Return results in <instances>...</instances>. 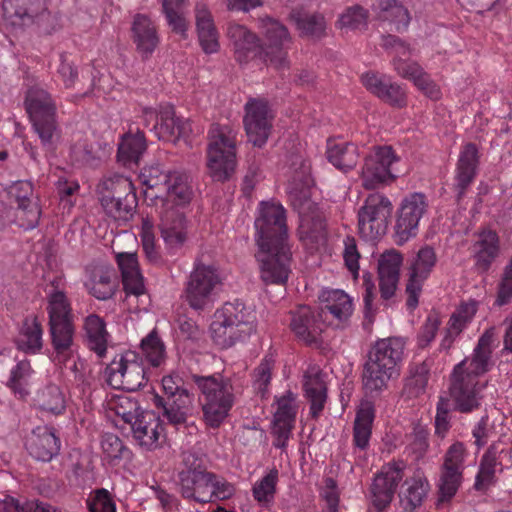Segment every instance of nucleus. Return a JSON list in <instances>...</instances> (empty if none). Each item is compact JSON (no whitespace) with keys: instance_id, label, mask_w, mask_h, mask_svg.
Wrapping results in <instances>:
<instances>
[{"instance_id":"obj_59","label":"nucleus","mask_w":512,"mask_h":512,"mask_svg":"<svg viewBox=\"0 0 512 512\" xmlns=\"http://www.w3.org/2000/svg\"><path fill=\"white\" fill-rule=\"evenodd\" d=\"M1 512H56L52 506L37 501H29L20 506L13 497L6 496L0 504Z\"/></svg>"},{"instance_id":"obj_12","label":"nucleus","mask_w":512,"mask_h":512,"mask_svg":"<svg viewBox=\"0 0 512 512\" xmlns=\"http://www.w3.org/2000/svg\"><path fill=\"white\" fill-rule=\"evenodd\" d=\"M107 383L114 389L137 391L147 383L142 361L135 352L116 356L105 369Z\"/></svg>"},{"instance_id":"obj_20","label":"nucleus","mask_w":512,"mask_h":512,"mask_svg":"<svg viewBox=\"0 0 512 512\" xmlns=\"http://www.w3.org/2000/svg\"><path fill=\"white\" fill-rule=\"evenodd\" d=\"M161 237L169 254H176L187 240V221L180 209H157Z\"/></svg>"},{"instance_id":"obj_55","label":"nucleus","mask_w":512,"mask_h":512,"mask_svg":"<svg viewBox=\"0 0 512 512\" xmlns=\"http://www.w3.org/2000/svg\"><path fill=\"white\" fill-rule=\"evenodd\" d=\"M430 366L427 362L416 364L411 369V376L406 382L409 395L417 397L424 392L429 379Z\"/></svg>"},{"instance_id":"obj_50","label":"nucleus","mask_w":512,"mask_h":512,"mask_svg":"<svg viewBox=\"0 0 512 512\" xmlns=\"http://www.w3.org/2000/svg\"><path fill=\"white\" fill-rule=\"evenodd\" d=\"M203 411V420L210 428H219L229 416L235 402H215L200 400Z\"/></svg>"},{"instance_id":"obj_24","label":"nucleus","mask_w":512,"mask_h":512,"mask_svg":"<svg viewBox=\"0 0 512 512\" xmlns=\"http://www.w3.org/2000/svg\"><path fill=\"white\" fill-rule=\"evenodd\" d=\"M321 314L311 307L301 305L291 311L290 327L295 335L307 344L316 343L323 331Z\"/></svg>"},{"instance_id":"obj_21","label":"nucleus","mask_w":512,"mask_h":512,"mask_svg":"<svg viewBox=\"0 0 512 512\" xmlns=\"http://www.w3.org/2000/svg\"><path fill=\"white\" fill-rule=\"evenodd\" d=\"M166 179L165 195L156 192L152 198L156 200V209H180L187 205L193 195L189 176L186 173L173 171Z\"/></svg>"},{"instance_id":"obj_5","label":"nucleus","mask_w":512,"mask_h":512,"mask_svg":"<svg viewBox=\"0 0 512 512\" xmlns=\"http://www.w3.org/2000/svg\"><path fill=\"white\" fill-rule=\"evenodd\" d=\"M255 312L243 302H226L214 314L210 330L214 343L222 349L247 339L256 329Z\"/></svg>"},{"instance_id":"obj_15","label":"nucleus","mask_w":512,"mask_h":512,"mask_svg":"<svg viewBox=\"0 0 512 512\" xmlns=\"http://www.w3.org/2000/svg\"><path fill=\"white\" fill-rule=\"evenodd\" d=\"M398 160L391 146L376 147L365 157L361 173L364 187L374 189L380 184L393 181L396 178L393 164Z\"/></svg>"},{"instance_id":"obj_36","label":"nucleus","mask_w":512,"mask_h":512,"mask_svg":"<svg viewBox=\"0 0 512 512\" xmlns=\"http://www.w3.org/2000/svg\"><path fill=\"white\" fill-rule=\"evenodd\" d=\"M478 148L474 143H467L463 146L456 169V189L461 197L466 188L471 184L478 165Z\"/></svg>"},{"instance_id":"obj_23","label":"nucleus","mask_w":512,"mask_h":512,"mask_svg":"<svg viewBox=\"0 0 512 512\" xmlns=\"http://www.w3.org/2000/svg\"><path fill=\"white\" fill-rule=\"evenodd\" d=\"M61 442L56 430L50 426H38L27 439L26 448L36 460L49 462L58 455Z\"/></svg>"},{"instance_id":"obj_51","label":"nucleus","mask_w":512,"mask_h":512,"mask_svg":"<svg viewBox=\"0 0 512 512\" xmlns=\"http://www.w3.org/2000/svg\"><path fill=\"white\" fill-rule=\"evenodd\" d=\"M141 350L154 367H159L165 361V346L155 330L142 339Z\"/></svg>"},{"instance_id":"obj_60","label":"nucleus","mask_w":512,"mask_h":512,"mask_svg":"<svg viewBox=\"0 0 512 512\" xmlns=\"http://www.w3.org/2000/svg\"><path fill=\"white\" fill-rule=\"evenodd\" d=\"M294 400L295 397L290 391L277 400L278 407L274 414V423L294 424L296 416Z\"/></svg>"},{"instance_id":"obj_39","label":"nucleus","mask_w":512,"mask_h":512,"mask_svg":"<svg viewBox=\"0 0 512 512\" xmlns=\"http://www.w3.org/2000/svg\"><path fill=\"white\" fill-rule=\"evenodd\" d=\"M114 276L113 270L96 266L88 270V279L85 287L89 293L98 300H107L115 293V282L112 280Z\"/></svg>"},{"instance_id":"obj_33","label":"nucleus","mask_w":512,"mask_h":512,"mask_svg":"<svg viewBox=\"0 0 512 512\" xmlns=\"http://www.w3.org/2000/svg\"><path fill=\"white\" fill-rule=\"evenodd\" d=\"M196 28L201 48L207 54L219 50V34L215 27L210 11L204 4H197L195 8Z\"/></svg>"},{"instance_id":"obj_42","label":"nucleus","mask_w":512,"mask_h":512,"mask_svg":"<svg viewBox=\"0 0 512 512\" xmlns=\"http://www.w3.org/2000/svg\"><path fill=\"white\" fill-rule=\"evenodd\" d=\"M320 299L324 303L322 312H329L339 322L346 321L352 314L353 304L351 298L342 290H325Z\"/></svg>"},{"instance_id":"obj_6","label":"nucleus","mask_w":512,"mask_h":512,"mask_svg":"<svg viewBox=\"0 0 512 512\" xmlns=\"http://www.w3.org/2000/svg\"><path fill=\"white\" fill-rule=\"evenodd\" d=\"M207 167L215 181H225L236 166V133L227 125L213 124L209 131Z\"/></svg>"},{"instance_id":"obj_14","label":"nucleus","mask_w":512,"mask_h":512,"mask_svg":"<svg viewBox=\"0 0 512 512\" xmlns=\"http://www.w3.org/2000/svg\"><path fill=\"white\" fill-rule=\"evenodd\" d=\"M428 203L422 193L406 196L398 210L394 238L398 245H403L418 233L419 223L427 212Z\"/></svg>"},{"instance_id":"obj_64","label":"nucleus","mask_w":512,"mask_h":512,"mask_svg":"<svg viewBox=\"0 0 512 512\" xmlns=\"http://www.w3.org/2000/svg\"><path fill=\"white\" fill-rule=\"evenodd\" d=\"M343 258L346 267L356 278L359 272L360 254L357 249L356 240L351 236H347L344 239Z\"/></svg>"},{"instance_id":"obj_8","label":"nucleus","mask_w":512,"mask_h":512,"mask_svg":"<svg viewBox=\"0 0 512 512\" xmlns=\"http://www.w3.org/2000/svg\"><path fill=\"white\" fill-rule=\"evenodd\" d=\"M25 106L42 145L52 149L59 139V129L56 105L50 94L39 87H32L27 91Z\"/></svg>"},{"instance_id":"obj_53","label":"nucleus","mask_w":512,"mask_h":512,"mask_svg":"<svg viewBox=\"0 0 512 512\" xmlns=\"http://www.w3.org/2000/svg\"><path fill=\"white\" fill-rule=\"evenodd\" d=\"M369 12L360 5H353L345 9L340 15L338 23L340 28L362 30L367 27Z\"/></svg>"},{"instance_id":"obj_31","label":"nucleus","mask_w":512,"mask_h":512,"mask_svg":"<svg viewBox=\"0 0 512 512\" xmlns=\"http://www.w3.org/2000/svg\"><path fill=\"white\" fill-rule=\"evenodd\" d=\"M429 489L430 485L427 479L421 474H415L406 479L398 494L402 512H415L421 507Z\"/></svg>"},{"instance_id":"obj_46","label":"nucleus","mask_w":512,"mask_h":512,"mask_svg":"<svg viewBox=\"0 0 512 512\" xmlns=\"http://www.w3.org/2000/svg\"><path fill=\"white\" fill-rule=\"evenodd\" d=\"M42 333L41 324L36 318L26 319L17 338L18 348L25 352H37L42 347Z\"/></svg>"},{"instance_id":"obj_7","label":"nucleus","mask_w":512,"mask_h":512,"mask_svg":"<svg viewBox=\"0 0 512 512\" xmlns=\"http://www.w3.org/2000/svg\"><path fill=\"white\" fill-rule=\"evenodd\" d=\"M181 495L198 503H213L229 499L235 493L234 486L223 477L209 471L178 473Z\"/></svg>"},{"instance_id":"obj_10","label":"nucleus","mask_w":512,"mask_h":512,"mask_svg":"<svg viewBox=\"0 0 512 512\" xmlns=\"http://www.w3.org/2000/svg\"><path fill=\"white\" fill-rule=\"evenodd\" d=\"M218 270L212 265L195 264L184 288V297L194 310H204L209 307L221 286Z\"/></svg>"},{"instance_id":"obj_47","label":"nucleus","mask_w":512,"mask_h":512,"mask_svg":"<svg viewBox=\"0 0 512 512\" xmlns=\"http://www.w3.org/2000/svg\"><path fill=\"white\" fill-rule=\"evenodd\" d=\"M463 479V471L456 468L442 467L438 483V501L444 503L450 501L457 493Z\"/></svg>"},{"instance_id":"obj_58","label":"nucleus","mask_w":512,"mask_h":512,"mask_svg":"<svg viewBox=\"0 0 512 512\" xmlns=\"http://www.w3.org/2000/svg\"><path fill=\"white\" fill-rule=\"evenodd\" d=\"M90 512H116V505L110 492L104 488L96 489L87 499Z\"/></svg>"},{"instance_id":"obj_16","label":"nucleus","mask_w":512,"mask_h":512,"mask_svg":"<svg viewBox=\"0 0 512 512\" xmlns=\"http://www.w3.org/2000/svg\"><path fill=\"white\" fill-rule=\"evenodd\" d=\"M244 127L248 140L262 147L271 133L273 114L264 99H250L245 104Z\"/></svg>"},{"instance_id":"obj_13","label":"nucleus","mask_w":512,"mask_h":512,"mask_svg":"<svg viewBox=\"0 0 512 512\" xmlns=\"http://www.w3.org/2000/svg\"><path fill=\"white\" fill-rule=\"evenodd\" d=\"M261 28L265 37V43H263L264 62L277 70L287 69L289 67L287 50L291 43L287 28L271 18L262 19Z\"/></svg>"},{"instance_id":"obj_56","label":"nucleus","mask_w":512,"mask_h":512,"mask_svg":"<svg viewBox=\"0 0 512 512\" xmlns=\"http://www.w3.org/2000/svg\"><path fill=\"white\" fill-rule=\"evenodd\" d=\"M183 3L184 2H176L174 0H165L162 2V10L165 14L168 25L171 27L173 32L182 36L185 35L187 29L186 19L179 11V7Z\"/></svg>"},{"instance_id":"obj_41","label":"nucleus","mask_w":512,"mask_h":512,"mask_svg":"<svg viewBox=\"0 0 512 512\" xmlns=\"http://www.w3.org/2000/svg\"><path fill=\"white\" fill-rule=\"evenodd\" d=\"M85 339L90 350L103 357L107 350L108 332L105 321L97 314H89L83 323Z\"/></svg>"},{"instance_id":"obj_49","label":"nucleus","mask_w":512,"mask_h":512,"mask_svg":"<svg viewBox=\"0 0 512 512\" xmlns=\"http://www.w3.org/2000/svg\"><path fill=\"white\" fill-rule=\"evenodd\" d=\"M37 405L41 410L58 415L65 410V399L60 388L55 384L47 385L37 393Z\"/></svg>"},{"instance_id":"obj_38","label":"nucleus","mask_w":512,"mask_h":512,"mask_svg":"<svg viewBox=\"0 0 512 512\" xmlns=\"http://www.w3.org/2000/svg\"><path fill=\"white\" fill-rule=\"evenodd\" d=\"M328 161L338 170L348 172L356 167L360 153L358 146L349 142L329 140L326 151Z\"/></svg>"},{"instance_id":"obj_32","label":"nucleus","mask_w":512,"mask_h":512,"mask_svg":"<svg viewBox=\"0 0 512 512\" xmlns=\"http://www.w3.org/2000/svg\"><path fill=\"white\" fill-rule=\"evenodd\" d=\"M303 388L305 396L310 402V412L313 418H317L322 412L326 398L327 388L319 368H309L303 376Z\"/></svg>"},{"instance_id":"obj_17","label":"nucleus","mask_w":512,"mask_h":512,"mask_svg":"<svg viewBox=\"0 0 512 512\" xmlns=\"http://www.w3.org/2000/svg\"><path fill=\"white\" fill-rule=\"evenodd\" d=\"M403 470V462L388 463L376 474L370 492L372 503L377 510H384L392 502L396 488L403 479Z\"/></svg>"},{"instance_id":"obj_4","label":"nucleus","mask_w":512,"mask_h":512,"mask_svg":"<svg viewBox=\"0 0 512 512\" xmlns=\"http://www.w3.org/2000/svg\"><path fill=\"white\" fill-rule=\"evenodd\" d=\"M63 281L56 277L50 282L47 294L49 315V333L55 351V360L64 363L72 354L75 327L70 303L62 290Z\"/></svg>"},{"instance_id":"obj_22","label":"nucleus","mask_w":512,"mask_h":512,"mask_svg":"<svg viewBox=\"0 0 512 512\" xmlns=\"http://www.w3.org/2000/svg\"><path fill=\"white\" fill-rule=\"evenodd\" d=\"M227 36L233 46L235 58L239 63H246L255 58L264 61L263 43L246 26L230 23L227 28Z\"/></svg>"},{"instance_id":"obj_29","label":"nucleus","mask_w":512,"mask_h":512,"mask_svg":"<svg viewBox=\"0 0 512 512\" xmlns=\"http://www.w3.org/2000/svg\"><path fill=\"white\" fill-rule=\"evenodd\" d=\"M192 380L201 393L200 400L235 402L234 388L230 379L221 375H192Z\"/></svg>"},{"instance_id":"obj_63","label":"nucleus","mask_w":512,"mask_h":512,"mask_svg":"<svg viewBox=\"0 0 512 512\" xmlns=\"http://www.w3.org/2000/svg\"><path fill=\"white\" fill-rule=\"evenodd\" d=\"M467 452L462 442L453 443L444 455L442 467L456 468L464 471V462Z\"/></svg>"},{"instance_id":"obj_11","label":"nucleus","mask_w":512,"mask_h":512,"mask_svg":"<svg viewBox=\"0 0 512 512\" xmlns=\"http://www.w3.org/2000/svg\"><path fill=\"white\" fill-rule=\"evenodd\" d=\"M392 210V203L385 195L369 194L358 211L360 235L369 241L383 236L387 231Z\"/></svg>"},{"instance_id":"obj_2","label":"nucleus","mask_w":512,"mask_h":512,"mask_svg":"<svg viewBox=\"0 0 512 512\" xmlns=\"http://www.w3.org/2000/svg\"><path fill=\"white\" fill-rule=\"evenodd\" d=\"M491 335L487 331L481 336L471 358H466L454 367L451 375L450 396L454 409L470 413L480 406L481 391L486 382L480 377L488 371L491 357Z\"/></svg>"},{"instance_id":"obj_19","label":"nucleus","mask_w":512,"mask_h":512,"mask_svg":"<svg viewBox=\"0 0 512 512\" xmlns=\"http://www.w3.org/2000/svg\"><path fill=\"white\" fill-rule=\"evenodd\" d=\"M437 262L435 250L430 246L422 247L416 254L410 267L409 279L406 285L407 306L411 309L418 305V296L423 283L430 276Z\"/></svg>"},{"instance_id":"obj_18","label":"nucleus","mask_w":512,"mask_h":512,"mask_svg":"<svg viewBox=\"0 0 512 512\" xmlns=\"http://www.w3.org/2000/svg\"><path fill=\"white\" fill-rule=\"evenodd\" d=\"M363 86L375 97L384 103L403 108L407 105V93L405 88L391 77L375 71H368L361 76Z\"/></svg>"},{"instance_id":"obj_40","label":"nucleus","mask_w":512,"mask_h":512,"mask_svg":"<svg viewBox=\"0 0 512 512\" xmlns=\"http://www.w3.org/2000/svg\"><path fill=\"white\" fill-rule=\"evenodd\" d=\"M473 248L477 268L487 271L499 254L498 235L492 230L480 232Z\"/></svg>"},{"instance_id":"obj_52","label":"nucleus","mask_w":512,"mask_h":512,"mask_svg":"<svg viewBox=\"0 0 512 512\" xmlns=\"http://www.w3.org/2000/svg\"><path fill=\"white\" fill-rule=\"evenodd\" d=\"M297 28L302 35L311 38H320L326 30V22L322 15H293Z\"/></svg>"},{"instance_id":"obj_61","label":"nucleus","mask_w":512,"mask_h":512,"mask_svg":"<svg viewBox=\"0 0 512 512\" xmlns=\"http://www.w3.org/2000/svg\"><path fill=\"white\" fill-rule=\"evenodd\" d=\"M386 18H388L394 25L396 30L400 31L406 29L409 22L408 10L396 0H387L384 6Z\"/></svg>"},{"instance_id":"obj_54","label":"nucleus","mask_w":512,"mask_h":512,"mask_svg":"<svg viewBox=\"0 0 512 512\" xmlns=\"http://www.w3.org/2000/svg\"><path fill=\"white\" fill-rule=\"evenodd\" d=\"M32 368L28 360H21L11 370L8 386L20 397L28 394V380L32 374Z\"/></svg>"},{"instance_id":"obj_37","label":"nucleus","mask_w":512,"mask_h":512,"mask_svg":"<svg viewBox=\"0 0 512 512\" xmlns=\"http://www.w3.org/2000/svg\"><path fill=\"white\" fill-rule=\"evenodd\" d=\"M146 149L144 133L139 128L135 132L129 130L121 137L117 158L125 166L137 165Z\"/></svg>"},{"instance_id":"obj_28","label":"nucleus","mask_w":512,"mask_h":512,"mask_svg":"<svg viewBox=\"0 0 512 512\" xmlns=\"http://www.w3.org/2000/svg\"><path fill=\"white\" fill-rule=\"evenodd\" d=\"M131 38L137 52L143 59H148L159 44L157 29L152 20L144 14L134 16Z\"/></svg>"},{"instance_id":"obj_44","label":"nucleus","mask_w":512,"mask_h":512,"mask_svg":"<svg viewBox=\"0 0 512 512\" xmlns=\"http://www.w3.org/2000/svg\"><path fill=\"white\" fill-rule=\"evenodd\" d=\"M497 455L498 451L494 444L483 454L474 483L476 491L486 492L496 482V466L499 464Z\"/></svg>"},{"instance_id":"obj_45","label":"nucleus","mask_w":512,"mask_h":512,"mask_svg":"<svg viewBox=\"0 0 512 512\" xmlns=\"http://www.w3.org/2000/svg\"><path fill=\"white\" fill-rule=\"evenodd\" d=\"M374 420V408L371 403H363L358 409L354 421V444L360 449H365L371 437L372 423Z\"/></svg>"},{"instance_id":"obj_27","label":"nucleus","mask_w":512,"mask_h":512,"mask_svg":"<svg viewBox=\"0 0 512 512\" xmlns=\"http://www.w3.org/2000/svg\"><path fill=\"white\" fill-rule=\"evenodd\" d=\"M134 439L146 450L156 449L163 436L160 418L152 411H141L140 417L131 426Z\"/></svg>"},{"instance_id":"obj_57","label":"nucleus","mask_w":512,"mask_h":512,"mask_svg":"<svg viewBox=\"0 0 512 512\" xmlns=\"http://www.w3.org/2000/svg\"><path fill=\"white\" fill-rule=\"evenodd\" d=\"M101 447L104 454L113 460L128 458L131 454L122 440L113 433H106L102 436Z\"/></svg>"},{"instance_id":"obj_3","label":"nucleus","mask_w":512,"mask_h":512,"mask_svg":"<svg viewBox=\"0 0 512 512\" xmlns=\"http://www.w3.org/2000/svg\"><path fill=\"white\" fill-rule=\"evenodd\" d=\"M405 342L399 337L378 340L370 349L363 366L362 385L367 395H379L399 376Z\"/></svg>"},{"instance_id":"obj_43","label":"nucleus","mask_w":512,"mask_h":512,"mask_svg":"<svg viewBox=\"0 0 512 512\" xmlns=\"http://www.w3.org/2000/svg\"><path fill=\"white\" fill-rule=\"evenodd\" d=\"M104 186L105 192L101 200H108V202H110V199L123 200L125 202L124 206L127 207L128 210L137 207V197L133 185L128 178L117 175L107 179L104 182Z\"/></svg>"},{"instance_id":"obj_34","label":"nucleus","mask_w":512,"mask_h":512,"mask_svg":"<svg viewBox=\"0 0 512 512\" xmlns=\"http://www.w3.org/2000/svg\"><path fill=\"white\" fill-rule=\"evenodd\" d=\"M191 130L188 121L175 116L174 107L170 104L160 105V121L156 131L159 140L175 142Z\"/></svg>"},{"instance_id":"obj_30","label":"nucleus","mask_w":512,"mask_h":512,"mask_svg":"<svg viewBox=\"0 0 512 512\" xmlns=\"http://www.w3.org/2000/svg\"><path fill=\"white\" fill-rule=\"evenodd\" d=\"M402 256L391 250L383 253L378 260V279L381 297L390 299L397 288Z\"/></svg>"},{"instance_id":"obj_26","label":"nucleus","mask_w":512,"mask_h":512,"mask_svg":"<svg viewBox=\"0 0 512 512\" xmlns=\"http://www.w3.org/2000/svg\"><path fill=\"white\" fill-rule=\"evenodd\" d=\"M8 195L17 204L18 210L25 217L23 224L27 229L35 228L40 219L41 211L36 201L32 199L33 186L29 181H17L9 189Z\"/></svg>"},{"instance_id":"obj_62","label":"nucleus","mask_w":512,"mask_h":512,"mask_svg":"<svg viewBox=\"0 0 512 512\" xmlns=\"http://www.w3.org/2000/svg\"><path fill=\"white\" fill-rule=\"evenodd\" d=\"M477 311L475 301L463 303L459 306L455 313L452 314L449 324H451L452 332L461 333L467 323H469Z\"/></svg>"},{"instance_id":"obj_48","label":"nucleus","mask_w":512,"mask_h":512,"mask_svg":"<svg viewBox=\"0 0 512 512\" xmlns=\"http://www.w3.org/2000/svg\"><path fill=\"white\" fill-rule=\"evenodd\" d=\"M277 482L278 470L273 468L254 484L253 497L262 507H269L273 504Z\"/></svg>"},{"instance_id":"obj_25","label":"nucleus","mask_w":512,"mask_h":512,"mask_svg":"<svg viewBox=\"0 0 512 512\" xmlns=\"http://www.w3.org/2000/svg\"><path fill=\"white\" fill-rule=\"evenodd\" d=\"M3 14L7 19H18L22 25L39 23L47 15L46 0H3Z\"/></svg>"},{"instance_id":"obj_35","label":"nucleus","mask_w":512,"mask_h":512,"mask_svg":"<svg viewBox=\"0 0 512 512\" xmlns=\"http://www.w3.org/2000/svg\"><path fill=\"white\" fill-rule=\"evenodd\" d=\"M304 198L306 196L304 195ZM312 203L305 199L300 207V226L299 234L302 240H309L312 243L322 244L326 238V224L323 215L320 212L307 214L305 209H310Z\"/></svg>"},{"instance_id":"obj_1","label":"nucleus","mask_w":512,"mask_h":512,"mask_svg":"<svg viewBox=\"0 0 512 512\" xmlns=\"http://www.w3.org/2000/svg\"><path fill=\"white\" fill-rule=\"evenodd\" d=\"M254 225L261 279L266 284H285L291 272L286 210L279 203L261 202Z\"/></svg>"},{"instance_id":"obj_9","label":"nucleus","mask_w":512,"mask_h":512,"mask_svg":"<svg viewBox=\"0 0 512 512\" xmlns=\"http://www.w3.org/2000/svg\"><path fill=\"white\" fill-rule=\"evenodd\" d=\"M164 395H155L154 404L163 409V416L173 425L184 424L192 410L194 396L185 387L177 373L166 375L161 381Z\"/></svg>"}]
</instances>
